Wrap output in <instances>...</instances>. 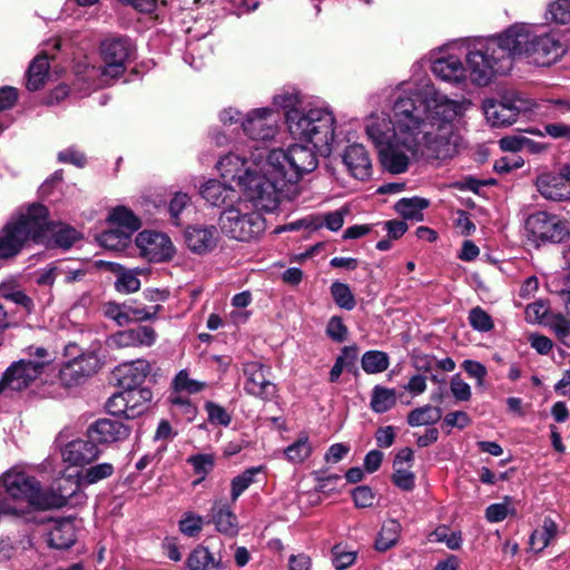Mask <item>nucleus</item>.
I'll use <instances>...</instances> for the list:
<instances>
[{
  "label": "nucleus",
  "instance_id": "obj_1",
  "mask_svg": "<svg viewBox=\"0 0 570 570\" xmlns=\"http://www.w3.org/2000/svg\"><path fill=\"white\" fill-rule=\"evenodd\" d=\"M471 106V100L450 99L430 82L403 85L395 92L392 116L372 112L364 119V131L382 166L402 174L411 159L456 155L463 144L458 124Z\"/></svg>",
  "mask_w": 570,
  "mask_h": 570
},
{
  "label": "nucleus",
  "instance_id": "obj_2",
  "mask_svg": "<svg viewBox=\"0 0 570 570\" xmlns=\"http://www.w3.org/2000/svg\"><path fill=\"white\" fill-rule=\"evenodd\" d=\"M273 105L285 111V124L293 139L313 144L328 154L335 142V117L328 107L305 104L295 89H282Z\"/></svg>",
  "mask_w": 570,
  "mask_h": 570
},
{
  "label": "nucleus",
  "instance_id": "obj_3",
  "mask_svg": "<svg viewBox=\"0 0 570 570\" xmlns=\"http://www.w3.org/2000/svg\"><path fill=\"white\" fill-rule=\"evenodd\" d=\"M48 209L41 204L30 205L26 213L12 218L0 232V249H20L39 246L52 239L53 244L68 249L81 238L73 227L47 222Z\"/></svg>",
  "mask_w": 570,
  "mask_h": 570
},
{
  "label": "nucleus",
  "instance_id": "obj_4",
  "mask_svg": "<svg viewBox=\"0 0 570 570\" xmlns=\"http://www.w3.org/2000/svg\"><path fill=\"white\" fill-rule=\"evenodd\" d=\"M264 160L262 153L252 154L249 158L229 153L218 160L216 167L225 180L235 181L243 189L254 206L272 213L276 209V194L269 185Z\"/></svg>",
  "mask_w": 570,
  "mask_h": 570
},
{
  "label": "nucleus",
  "instance_id": "obj_5",
  "mask_svg": "<svg viewBox=\"0 0 570 570\" xmlns=\"http://www.w3.org/2000/svg\"><path fill=\"white\" fill-rule=\"evenodd\" d=\"M306 146L302 142L291 145L287 149H273L264 160V169L268 175L269 185L275 188L276 208L281 199L289 196V188L295 186L305 175L314 171L318 166L321 153L313 144Z\"/></svg>",
  "mask_w": 570,
  "mask_h": 570
},
{
  "label": "nucleus",
  "instance_id": "obj_6",
  "mask_svg": "<svg viewBox=\"0 0 570 570\" xmlns=\"http://www.w3.org/2000/svg\"><path fill=\"white\" fill-rule=\"evenodd\" d=\"M509 28L501 35L472 43L465 55L472 83L484 87L512 67L514 53L509 43Z\"/></svg>",
  "mask_w": 570,
  "mask_h": 570
},
{
  "label": "nucleus",
  "instance_id": "obj_7",
  "mask_svg": "<svg viewBox=\"0 0 570 570\" xmlns=\"http://www.w3.org/2000/svg\"><path fill=\"white\" fill-rule=\"evenodd\" d=\"M509 38L514 58H524L529 63L540 67L558 62L568 51V45L560 33L537 35L534 28L525 23L511 26Z\"/></svg>",
  "mask_w": 570,
  "mask_h": 570
},
{
  "label": "nucleus",
  "instance_id": "obj_8",
  "mask_svg": "<svg viewBox=\"0 0 570 570\" xmlns=\"http://www.w3.org/2000/svg\"><path fill=\"white\" fill-rule=\"evenodd\" d=\"M248 198H238L220 214L219 225L222 232L230 238L249 242L257 238L265 230V220Z\"/></svg>",
  "mask_w": 570,
  "mask_h": 570
},
{
  "label": "nucleus",
  "instance_id": "obj_9",
  "mask_svg": "<svg viewBox=\"0 0 570 570\" xmlns=\"http://www.w3.org/2000/svg\"><path fill=\"white\" fill-rule=\"evenodd\" d=\"M2 485L13 500L26 501L36 510L60 509L66 505L67 494L42 490L37 478L24 472H7L2 476Z\"/></svg>",
  "mask_w": 570,
  "mask_h": 570
},
{
  "label": "nucleus",
  "instance_id": "obj_10",
  "mask_svg": "<svg viewBox=\"0 0 570 570\" xmlns=\"http://www.w3.org/2000/svg\"><path fill=\"white\" fill-rule=\"evenodd\" d=\"M527 236L538 246L547 243L558 244L568 237L566 223L547 212H535L524 222Z\"/></svg>",
  "mask_w": 570,
  "mask_h": 570
},
{
  "label": "nucleus",
  "instance_id": "obj_11",
  "mask_svg": "<svg viewBox=\"0 0 570 570\" xmlns=\"http://www.w3.org/2000/svg\"><path fill=\"white\" fill-rule=\"evenodd\" d=\"M100 50L104 60L102 81L107 82L108 79L118 78L125 72L134 48L127 38H111L101 43Z\"/></svg>",
  "mask_w": 570,
  "mask_h": 570
},
{
  "label": "nucleus",
  "instance_id": "obj_12",
  "mask_svg": "<svg viewBox=\"0 0 570 570\" xmlns=\"http://www.w3.org/2000/svg\"><path fill=\"white\" fill-rule=\"evenodd\" d=\"M161 309V305L147 307L136 299H126L124 303L107 302L104 304V315L115 321L121 327L131 322L140 323L154 320Z\"/></svg>",
  "mask_w": 570,
  "mask_h": 570
},
{
  "label": "nucleus",
  "instance_id": "obj_13",
  "mask_svg": "<svg viewBox=\"0 0 570 570\" xmlns=\"http://www.w3.org/2000/svg\"><path fill=\"white\" fill-rule=\"evenodd\" d=\"M482 110L487 121L492 127L510 126L517 121L519 114L524 110V102L514 95L487 98L482 102Z\"/></svg>",
  "mask_w": 570,
  "mask_h": 570
},
{
  "label": "nucleus",
  "instance_id": "obj_14",
  "mask_svg": "<svg viewBox=\"0 0 570 570\" xmlns=\"http://www.w3.org/2000/svg\"><path fill=\"white\" fill-rule=\"evenodd\" d=\"M242 129L254 141H269L278 132V119L271 108H256L242 120Z\"/></svg>",
  "mask_w": 570,
  "mask_h": 570
},
{
  "label": "nucleus",
  "instance_id": "obj_15",
  "mask_svg": "<svg viewBox=\"0 0 570 570\" xmlns=\"http://www.w3.org/2000/svg\"><path fill=\"white\" fill-rule=\"evenodd\" d=\"M130 433L131 426L121 420L101 417L88 426L86 438L92 439L98 445L111 444L127 440Z\"/></svg>",
  "mask_w": 570,
  "mask_h": 570
},
{
  "label": "nucleus",
  "instance_id": "obj_16",
  "mask_svg": "<svg viewBox=\"0 0 570 570\" xmlns=\"http://www.w3.org/2000/svg\"><path fill=\"white\" fill-rule=\"evenodd\" d=\"M101 367V362L95 352L81 353L65 362L60 370L61 380L69 386L80 384Z\"/></svg>",
  "mask_w": 570,
  "mask_h": 570
},
{
  "label": "nucleus",
  "instance_id": "obj_17",
  "mask_svg": "<svg viewBox=\"0 0 570 570\" xmlns=\"http://www.w3.org/2000/svg\"><path fill=\"white\" fill-rule=\"evenodd\" d=\"M46 363L32 360L13 362L2 374L7 389L21 391L27 389L41 373Z\"/></svg>",
  "mask_w": 570,
  "mask_h": 570
},
{
  "label": "nucleus",
  "instance_id": "obj_18",
  "mask_svg": "<svg viewBox=\"0 0 570 570\" xmlns=\"http://www.w3.org/2000/svg\"><path fill=\"white\" fill-rule=\"evenodd\" d=\"M269 367L259 362H249L244 365L246 382L244 390L247 394L264 401L271 400L276 393L275 385L267 379Z\"/></svg>",
  "mask_w": 570,
  "mask_h": 570
},
{
  "label": "nucleus",
  "instance_id": "obj_19",
  "mask_svg": "<svg viewBox=\"0 0 570 570\" xmlns=\"http://www.w3.org/2000/svg\"><path fill=\"white\" fill-rule=\"evenodd\" d=\"M431 68L436 78L453 86L465 85L470 79L468 68L453 55L435 59Z\"/></svg>",
  "mask_w": 570,
  "mask_h": 570
},
{
  "label": "nucleus",
  "instance_id": "obj_20",
  "mask_svg": "<svg viewBox=\"0 0 570 570\" xmlns=\"http://www.w3.org/2000/svg\"><path fill=\"white\" fill-rule=\"evenodd\" d=\"M537 190L542 197L553 202L570 199V187L566 170L561 173H542L535 180Z\"/></svg>",
  "mask_w": 570,
  "mask_h": 570
},
{
  "label": "nucleus",
  "instance_id": "obj_21",
  "mask_svg": "<svg viewBox=\"0 0 570 570\" xmlns=\"http://www.w3.org/2000/svg\"><path fill=\"white\" fill-rule=\"evenodd\" d=\"M151 366L146 360H136L129 363H124L116 367L114 376L117 380V385L122 391H128L142 385L147 376L150 374Z\"/></svg>",
  "mask_w": 570,
  "mask_h": 570
},
{
  "label": "nucleus",
  "instance_id": "obj_22",
  "mask_svg": "<svg viewBox=\"0 0 570 570\" xmlns=\"http://www.w3.org/2000/svg\"><path fill=\"white\" fill-rule=\"evenodd\" d=\"M347 171L358 180H366L372 175V160L366 148L361 144H353L345 148L342 156Z\"/></svg>",
  "mask_w": 570,
  "mask_h": 570
},
{
  "label": "nucleus",
  "instance_id": "obj_23",
  "mask_svg": "<svg viewBox=\"0 0 570 570\" xmlns=\"http://www.w3.org/2000/svg\"><path fill=\"white\" fill-rule=\"evenodd\" d=\"M99 453L97 442L89 438L72 440L62 450L65 461L73 465L90 463L98 458Z\"/></svg>",
  "mask_w": 570,
  "mask_h": 570
},
{
  "label": "nucleus",
  "instance_id": "obj_24",
  "mask_svg": "<svg viewBox=\"0 0 570 570\" xmlns=\"http://www.w3.org/2000/svg\"><path fill=\"white\" fill-rule=\"evenodd\" d=\"M206 523H213L217 532L230 538L237 535L239 531L237 515L222 501L213 503Z\"/></svg>",
  "mask_w": 570,
  "mask_h": 570
},
{
  "label": "nucleus",
  "instance_id": "obj_25",
  "mask_svg": "<svg viewBox=\"0 0 570 570\" xmlns=\"http://www.w3.org/2000/svg\"><path fill=\"white\" fill-rule=\"evenodd\" d=\"M77 541L76 525L72 518H61L55 521L48 533V546L57 550H68Z\"/></svg>",
  "mask_w": 570,
  "mask_h": 570
},
{
  "label": "nucleus",
  "instance_id": "obj_26",
  "mask_svg": "<svg viewBox=\"0 0 570 570\" xmlns=\"http://www.w3.org/2000/svg\"><path fill=\"white\" fill-rule=\"evenodd\" d=\"M202 197L212 206H226V208L235 204L238 199L237 193L234 188L222 184L216 179H209L200 187Z\"/></svg>",
  "mask_w": 570,
  "mask_h": 570
},
{
  "label": "nucleus",
  "instance_id": "obj_27",
  "mask_svg": "<svg viewBox=\"0 0 570 570\" xmlns=\"http://www.w3.org/2000/svg\"><path fill=\"white\" fill-rule=\"evenodd\" d=\"M98 268H105L117 275L115 288L118 293L129 294L135 293L140 288V281L135 271H129L122 265L114 262L98 261L95 263Z\"/></svg>",
  "mask_w": 570,
  "mask_h": 570
},
{
  "label": "nucleus",
  "instance_id": "obj_28",
  "mask_svg": "<svg viewBox=\"0 0 570 570\" xmlns=\"http://www.w3.org/2000/svg\"><path fill=\"white\" fill-rule=\"evenodd\" d=\"M156 331L151 326L139 325L135 328L119 331L114 335L117 345L125 346H151L156 342Z\"/></svg>",
  "mask_w": 570,
  "mask_h": 570
},
{
  "label": "nucleus",
  "instance_id": "obj_29",
  "mask_svg": "<svg viewBox=\"0 0 570 570\" xmlns=\"http://www.w3.org/2000/svg\"><path fill=\"white\" fill-rule=\"evenodd\" d=\"M215 226H189L185 230V240L189 249H208L215 247L218 240Z\"/></svg>",
  "mask_w": 570,
  "mask_h": 570
},
{
  "label": "nucleus",
  "instance_id": "obj_30",
  "mask_svg": "<svg viewBox=\"0 0 570 570\" xmlns=\"http://www.w3.org/2000/svg\"><path fill=\"white\" fill-rule=\"evenodd\" d=\"M186 567L189 570H220L224 566L220 559H215L207 547L198 544L187 557Z\"/></svg>",
  "mask_w": 570,
  "mask_h": 570
},
{
  "label": "nucleus",
  "instance_id": "obj_31",
  "mask_svg": "<svg viewBox=\"0 0 570 570\" xmlns=\"http://www.w3.org/2000/svg\"><path fill=\"white\" fill-rule=\"evenodd\" d=\"M48 70L49 61L47 55H38L28 69L27 88L31 91L39 90L46 83Z\"/></svg>",
  "mask_w": 570,
  "mask_h": 570
},
{
  "label": "nucleus",
  "instance_id": "obj_32",
  "mask_svg": "<svg viewBox=\"0 0 570 570\" xmlns=\"http://www.w3.org/2000/svg\"><path fill=\"white\" fill-rule=\"evenodd\" d=\"M430 205V200L422 197L400 199L394 208L404 218L415 222L423 220V210Z\"/></svg>",
  "mask_w": 570,
  "mask_h": 570
},
{
  "label": "nucleus",
  "instance_id": "obj_33",
  "mask_svg": "<svg viewBox=\"0 0 570 570\" xmlns=\"http://www.w3.org/2000/svg\"><path fill=\"white\" fill-rule=\"evenodd\" d=\"M443 411L440 406L426 404L415 407L407 413L406 422L410 426L432 425L442 419Z\"/></svg>",
  "mask_w": 570,
  "mask_h": 570
},
{
  "label": "nucleus",
  "instance_id": "obj_34",
  "mask_svg": "<svg viewBox=\"0 0 570 570\" xmlns=\"http://www.w3.org/2000/svg\"><path fill=\"white\" fill-rule=\"evenodd\" d=\"M138 249H173V243L165 233L145 229L136 237Z\"/></svg>",
  "mask_w": 570,
  "mask_h": 570
},
{
  "label": "nucleus",
  "instance_id": "obj_35",
  "mask_svg": "<svg viewBox=\"0 0 570 570\" xmlns=\"http://www.w3.org/2000/svg\"><path fill=\"white\" fill-rule=\"evenodd\" d=\"M396 405V392L394 389L375 385L372 390L370 406L373 412L382 414Z\"/></svg>",
  "mask_w": 570,
  "mask_h": 570
},
{
  "label": "nucleus",
  "instance_id": "obj_36",
  "mask_svg": "<svg viewBox=\"0 0 570 570\" xmlns=\"http://www.w3.org/2000/svg\"><path fill=\"white\" fill-rule=\"evenodd\" d=\"M401 523L396 520L385 522L375 540L374 547L379 552H385L394 547L400 537Z\"/></svg>",
  "mask_w": 570,
  "mask_h": 570
},
{
  "label": "nucleus",
  "instance_id": "obj_37",
  "mask_svg": "<svg viewBox=\"0 0 570 570\" xmlns=\"http://www.w3.org/2000/svg\"><path fill=\"white\" fill-rule=\"evenodd\" d=\"M265 470L264 465L252 466L234 476L230 482V498L235 502L254 482L255 476Z\"/></svg>",
  "mask_w": 570,
  "mask_h": 570
},
{
  "label": "nucleus",
  "instance_id": "obj_38",
  "mask_svg": "<svg viewBox=\"0 0 570 570\" xmlns=\"http://www.w3.org/2000/svg\"><path fill=\"white\" fill-rule=\"evenodd\" d=\"M130 233L119 228L105 230L97 236V242L102 249H125L130 245Z\"/></svg>",
  "mask_w": 570,
  "mask_h": 570
},
{
  "label": "nucleus",
  "instance_id": "obj_39",
  "mask_svg": "<svg viewBox=\"0 0 570 570\" xmlns=\"http://www.w3.org/2000/svg\"><path fill=\"white\" fill-rule=\"evenodd\" d=\"M361 365L367 374L382 373L387 370L390 358L385 352L371 350L362 355Z\"/></svg>",
  "mask_w": 570,
  "mask_h": 570
},
{
  "label": "nucleus",
  "instance_id": "obj_40",
  "mask_svg": "<svg viewBox=\"0 0 570 570\" xmlns=\"http://www.w3.org/2000/svg\"><path fill=\"white\" fill-rule=\"evenodd\" d=\"M108 220L119 227L127 228L130 234L138 230L141 226L140 219L125 206L115 207L110 212Z\"/></svg>",
  "mask_w": 570,
  "mask_h": 570
},
{
  "label": "nucleus",
  "instance_id": "obj_41",
  "mask_svg": "<svg viewBox=\"0 0 570 570\" xmlns=\"http://www.w3.org/2000/svg\"><path fill=\"white\" fill-rule=\"evenodd\" d=\"M313 452V448L309 443L307 434H301L296 441L289 444L285 450L284 454L286 459L292 463L304 462Z\"/></svg>",
  "mask_w": 570,
  "mask_h": 570
},
{
  "label": "nucleus",
  "instance_id": "obj_42",
  "mask_svg": "<svg viewBox=\"0 0 570 570\" xmlns=\"http://www.w3.org/2000/svg\"><path fill=\"white\" fill-rule=\"evenodd\" d=\"M115 469L111 463H100L91 465L82 471L79 476V484L90 485L112 475Z\"/></svg>",
  "mask_w": 570,
  "mask_h": 570
},
{
  "label": "nucleus",
  "instance_id": "obj_43",
  "mask_svg": "<svg viewBox=\"0 0 570 570\" xmlns=\"http://www.w3.org/2000/svg\"><path fill=\"white\" fill-rule=\"evenodd\" d=\"M330 289L331 295L338 307L352 311L356 306V299L347 284L336 281L332 283Z\"/></svg>",
  "mask_w": 570,
  "mask_h": 570
},
{
  "label": "nucleus",
  "instance_id": "obj_44",
  "mask_svg": "<svg viewBox=\"0 0 570 570\" xmlns=\"http://www.w3.org/2000/svg\"><path fill=\"white\" fill-rule=\"evenodd\" d=\"M126 394L124 392H119L114 394L111 397L108 399L106 402V410L107 412L112 416L111 419H118L120 420L122 416L125 419H132L135 414H129L128 411H130V407H128V404H126Z\"/></svg>",
  "mask_w": 570,
  "mask_h": 570
},
{
  "label": "nucleus",
  "instance_id": "obj_45",
  "mask_svg": "<svg viewBox=\"0 0 570 570\" xmlns=\"http://www.w3.org/2000/svg\"><path fill=\"white\" fill-rule=\"evenodd\" d=\"M469 324L478 332L487 333L493 330L494 323L491 315L481 306H475L469 312Z\"/></svg>",
  "mask_w": 570,
  "mask_h": 570
},
{
  "label": "nucleus",
  "instance_id": "obj_46",
  "mask_svg": "<svg viewBox=\"0 0 570 570\" xmlns=\"http://www.w3.org/2000/svg\"><path fill=\"white\" fill-rule=\"evenodd\" d=\"M556 534V524L550 521L548 525L547 522L541 530H534L530 537L529 544L533 551L540 552L544 548L548 547L550 540Z\"/></svg>",
  "mask_w": 570,
  "mask_h": 570
},
{
  "label": "nucleus",
  "instance_id": "obj_47",
  "mask_svg": "<svg viewBox=\"0 0 570 570\" xmlns=\"http://www.w3.org/2000/svg\"><path fill=\"white\" fill-rule=\"evenodd\" d=\"M511 502H512V498L509 495H505L503 498L502 503L490 504L485 509V519L489 522L494 523V522L503 521L509 514L514 515L517 513L515 509L514 508L509 509V505L511 504Z\"/></svg>",
  "mask_w": 570,
  "mask_h": 570
},
{
  "label": "nucleus",
  "instance_id": "obj_48",
  "mask_svg": "<svg viewBox=\"0 0 570 570\" xmlns=\"http://www.w3.org/2000/svg\"><path fill=\"white\" fill-rule=\"evenodd\" d=\"M204 523L205 521L202 515L194 512H186L180 519L178 525L179 531L183 534L189 538H195L202 532Z\"/></svg>",
  "mask_w": 570,
  "mask_h": 570
},
{
  "label": "nucleus",
  "instance_id": "obj_49",
  "mask_svg": "<svg viewBox=\"0 0 570 570\" xmlns=\"http://www.w3.org/2000/svg\"><path fill=\"white\" fill-rule=\"evenodd\" d=\"M187 463L193 466L194 473L200 475L203 480L214 470L215 456L207 453L195 454L187 459Z\"/></svg>",
  "mask_w": 570,
  "mask_h": 570
},
{
  "label": "nucleus",
  "instance_id": "obj_50",
  "mask_svg": "<svg viewBox=\"0 0 570 570\" xmlns=\"http://www.w3.org/2000/svg\"><path fill=\"white\" fill-rule=\"evenodd\" d=\"M205 386L204 382L190 379L185 370L179 371L173 381V387L176 392L186 391L194 394L204 390Z\"/></svg>",
  "mask_w": 570,
  "mask_h": 570
},
{
  "label": "nucleus",
  "instance_id": "obj_51",
  "mask_svg": "<svg viewBox=\"0 0 570 570\" xmlns=\"http://www.w3.org/2000/svg\"><path fill=\"white\" fill-rule=\"evenodd\" d=\"M332 562L336 570H345L356 560L355 551H347L342 543L335 544L332 550Z\"/></svg>",
  "mask_w": 570,
  "mask_h": 570
},
{
  "label": "nucleus",
  "instance_id": "obj_52",
  "mask_svg": "<svg viewBox=\"0 0 570 570\" xmlns=\"http://www.w3.org/2000/svg\"><path fill=\"white\" fill-rule=\"evenodd\" d=\"M204 407L210 424L228 426L232 423V415L218 403L207 401Z\"/></svg>",
  "mask_w": 570,
  "mask_h": 570
},
{
  "label": "nucleus",
  "instance_id": "obj_53",
  "mask_svg": "<svg viewBox=\"0 0 570 570\" xmlns=\"http://www.w3.org/2000/svg\"><path fill=\"white\" fill-rule=\"evenodd\" d=\"M569 0H557L551 2L548 7V19L561 24L570 22V6Z\"/></svg>",
  "mask_w": 570,
  "mask_h": 570
},
{
  "label": "nucleus",
  "instance_id": "obj_54",
  "mask_svg": "<svg viewBox=\"0 0 570 570\" xmlns=\"http://www.w3.org/2000/svg\"><path fill=\"white\" fill-rule=\"evenodd\" d=\"M471 424V419L469 414L464 411H454L449 412L443 417V423L441 428L445 430V433L449 435L451 433L452 428H458L460 430L465 429Z\"/></svg>",
  "mask_w": 570,
  "mask_h": 570
},
{
  "label": "nucleus",
  "instance_id": "obj_55",
  "mask_svg": "<svg viewBox=\"0 0 570 570\" xmlns=\"http://www.w3.org/2000/svg\"><path fill=\"white\" fill-rule=\"evenodd\" d=\"M351 495L358 509L372 507L375 500V492L368 485H357L351 491Z\"/></svg>",
  "mask_w": 570,
  "mask_h": 570
},
{
  "label": "nucleus",
  "instance_id": "obj_56",
  "mask_svg": "<svg viewBox=\"0 0 570 570\" xmlns=\"http://www.w3.org/2000/svg\"><path fill=\"white\" fill-rule=\"evenodd\" d=\"M392 483L402 491H412L415 488V474L403 468H393Z\"/></svg>",
  "mask_w": 570,
  "mask_h": 570
},
{
  "label": "nucleus",
  "instance_id": "obj_57",
  "mask_svg": "<svg viewBox=\"0 0 570 570\" xmlns=\"http://www.w3.org/2000/svg\"><path fill=\"white\" fill-rule=\"evenodd\" d=\"M347 326L340 316H332L326 326V334L334 342L342 343L347 338Z\"/></svg>",
  "mask_w": 570,
  "mask_h": 570
},
{
  "label": "nucleus",
  "instance_id": "obj_58",
  "mask_svg": "<svg viewBox=\"0 0 570 570\" xmlns=\"http://www.w3.org/2000/svg\"><path fill=\"white\" fill-rule=\"evenodd\" d=\"M450 390L453 397L459 402H466L471 399V387L462 380L460 373H456L451 377Z\"/></svg>",
  "mask_w": 570,
  "mask_h": 570
},
{
  "label": "nucleus",
  "instance_id": "obj_59",
  "mask_svg": "<svg viewBox=\"0 0 570 570\" xmlns=\"http://www.w3.org/2000/svg\"><path fill=\"white\" fill-rule=\"evenodd\" d=\"M61 265L62 263H59L37 271L35 273L36 283L40 286H51L56 277L65 272Z\"/></svg>",
  "mask_w": 570,
  "mask_h": 570
},
{
  "label": "nucleus",
  "instance_id": "obj_60",
  "mask_svg": "<svg viewBox=\"0 0 570 570\" xmlns=\"http://www.w3.org/2000/svg\"><path fill=\"white\" fill-rule=\"evenodd\" d=\"M499 145L502 150L515 154L517 151L523 150L525 148H531L532 142L525 137L508 136L501 138L499 140Z\"/></svg>",
  "mask_w": 570,
  "mask_h": 570
},
{
  "label": "nucleus",
  "instance_id": "obj_61",
  "mask_svg": "<svg viewBox=\"0 0 570 570\" xmlns=\"http://www.w3.org/2000/svg\"><path fill=\"white\" fill-rule=\"evenodd\" d=\"M523 164L524 160L521 156L517 154H510L498 159L494 164V169L497 173L504 174L511 171L512 169L522 167Z\"/></svg>",
  "mask_w": 570,
  "mask_h": 570
},
{
  "label": "nucleus",
  "instance_id": "obj_62",
  "mask_svg": "<svg viewBox=\"0 0 570 570\" xmlns=\"http://www.w3.org/2000/svg\"><path fill=\"white\" fill-rule=\"evenodd\" d=\"M170 403L179 407L180 413L186 417L187 421L191 422L195 420L198 410L197 406L185 396H170Z\"/></svg>",
  "mask_w": 570,
  "mask_h": 570
},
{
  "label": "nucleus",
  "instance_id": "obj_63",
  "mask_svg": "<svg viewBox=\"0 0 570 570\" xmlns=\"http://www.w3.org/2000/svg\"><path fill=\"white\" fill-rule=\"evenodd\" d=\"M413 366L420 374L428 376L436 371V358L428 354L414 355Z\"/></svg>",
  "mask_w": 570,
  "mask_h": 570
},
{
  "label": "nucleus",
  "instance_id": "obj_64",
  "mask_svg": "<svg viewBox=\"0 0 570 570\" xmlns=\"http://www.w3.org/2000/svg\"><path fill=\"white\" fill-rule=\"evenodd\" d=\"M543 132H539V135H548L553 139H567L570 141V125L563 124V122H552L547 124L543 127Z\"/></svg>",
  "mask_w": 570,
  "mask_h": 570
}]
</instances>
